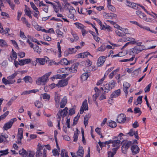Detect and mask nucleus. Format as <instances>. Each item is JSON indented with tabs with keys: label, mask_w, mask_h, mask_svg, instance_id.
Instances as JSON below:
<instances>
[{
	"label": "nucleus",
	"mask_w": 157,
	"mask_h": 157,
	"mask_svg": "<svg viewBox=\"0 0 157 157\" xmlns=\"http://www.w3.org/2000/svg\"><path fill=\"white\" fill-rule=\"evenodd\" d=\"M43 38L45 40L48 41H50L51 40V38L47 35H44Z\"/></svg>",
	"instance_id": "obj_59"
},
{
	"label": "nucleus",
	"mask_w": 157,
	"mask_h": 157,
	"mask_svg": "<svg viewBox=\"0 0 157 157\" xmlns=\"http://www.w3.org/2000/svg\"><path fill=\"white\" fill-rule=\"evenodd\" d=\"M136 14L141 19L143 20L146 16L145 13L139 10L136 11Z\"/></svg>",
	"instance_id": "obj_23"
},
{
	"label": "nucleus",
	"mask_w": 157,
	"mask_h": 157,
	"mask_svg": "<svg viewBox=\"0 0 157 157\" xmlns=\"http://www.w3.org/2000/svg\"><path fill=\"white\" fill-rule=\"evenodd\" d=\"M143 50L140 46H136L131 49V51L132 54L135 55L141 52Z\"/></svg>",
	"instance_id": "obj_9"
},
{
	"label": "nucleus",
	"mask_w": 157,
	"mask_h": 157,
	"mask_svg": "<svg viewBox=\"0 0 157 157\" xmlns=\"http://www.w3.org/2000/svg\"><path fill=\"white\" fill-rule=\"evenodd\" d=\"M91 116V115L90 114H88L86 115L84 117V123L86 127L88 124L89 118Z\"/></svg>",
	"instance_id": "obj_26"
},
{
	"label": "nucleus",
	"mask_w": 157,
	"mask_h": 157,
	"mask_svg": "<svg viewBox=\"0 0 157 157\" xmlns=\"http://www.w3.org/2000/svg\"><path fill=\"white\" fill-rule=\"evenodd\" d=\"M142 98L143 96H139L137 99V103H136V102H134V104L136 105H137L138 104H141L142 102Z\"/></svg>",
	"instance_id": "obj_40"
},
{
	"label": "nucleus",
	"mask_w": 157,
	"mask_h": 157,
	"mask_svg": "<svg viewBox=\"0 0 157 157\" xmlns=\"http://www.w3.org/2000/svg\"><path fill=\"white\" fill-rule=\"evenodd\" d=\"M138 5L139 6H140L142 8V9H143L144 10V11L147 14H148L153 17L155 18V16L152 14L149 13L148 11L147 10H146V9H145L144 7L143 6L140 5V4H139Z\"/></svg>",
	"instance_id": "obj_54"
},
{
	"label": "nucleus",
	"mask_w": 157,
	"mask_h": 157,
	"mask_svg": "<svg viewBox=\"0 0 157 157\" xmlns=\"http://www.w3.org/2000/svg\"><path fill=\"white\" fill-rule=\"evenodd\" d=\"M115 32L116 34L119 36H124V33H123V32H120L118 30H116Z\"/></svg>",
	"instance_id": "obj_55"
},
{
	"label": "nucleus",
	"mask_w": 157,
	"mask_h": 157,
	"mask_svg": "<svg viewBox=\"0 0 157 157\" xmlns=\"http://www.w3.org/2000/svg\"><path fill=\"white\" fill-rule=\"evenodd\" d=\"M18 56L20 58H22L25 56V53L24 52H20L18 53Z\"/></svg>",
	"instance_id": "obj_64"
},
{
	"label": "nucleus",
	"mask_w": 157,
	"mask_h": 157,
	"mask_svg": "<svg viewBox=\"0 0 157 157\" xmlns=\"http://www.w3.org/2000/svg\"><path fill=\"white\" fill-rule=\"evenodd\" d=\"M25 8L24 10V11L25 14L27 16L30 13H32V12L30 10V9L27 6L25 5Z\"/></svg>",
	"instance_id": "obj_45"
},
{
	"label": "nucleus",
	"mask_w": 157,
	"mask_h": 157,
	"mask_svg": "<svg viewBox=\"0 0 157 157\" xmlns=\"http://www.w3.org/2000/svg\"><path fill=\"white\" fill-rule=\"evenodd\" d=\"M42 97L43 99L49 100L50 98V95L48 94L47 93H44L41 94L40 96V98Z\"/></svg>",
	"instance_id": "obj_37"
},
{
	"label": "nucleus",
	"mask_w": 157,
	"mask_h": 157,
	"mask_svg": "<svg viewBox=\"0 0 157 157\" xmlns=\"http://www.w3.org/2000/svg\"><path fill=\"white\" fill-rule=\"evenodd\" d=\"M67 102V99L66 96H64L61 100L60 103V107L61 108H64Z\"/></svg>",
	"instance_id": "obj_22"
},
{
	"label": "nucleus",
	"mask_w": 157,
	"mask_h": 157,
	"mask_svg": "<svg viewBox=\"0 0 157 157\" xmlns=\"http://www.w3.org/2000/svg\"><path fill=\"white\" fill-rule=\"evenodd\" d=\"M74 24L76 25L77 28L80 29H82L84 27V25L79 22H76Z\"/></svg>",
	"instance_id": "obj_47"
},
{
	"label": "nucleus",
	"mask_w": 157,
	"mask_h": 157,
	"mask_svg": "<svg viewBox=\"0 0 157 157\" xmlns=\"http://www.w3.org/2000/svg\"><path fill=\"white\" fill-rule=\"evenodd\" d=\"M121 141L120 140H113L112 142V146L118 147L120 146Z\"/></svg>",
	"instance_id": "obj_25"
},
{
	"label": "nucleus",
	"mask_w": 157,
	"mask_h": 157,
	"mask_svg": "<svg viewBox=\"0 0 157 157\" xmlns=\"http://www.w3.org/2000/svg\"><path fill=\"white\" fill-rule=\"evenodd\" d=\"M100 147L102 148L103 147H105L106 145L105 142H101L100 141L98 143Z\"/></svg>",
	"instance_id": "obj_58"
},
{
	"label": "nucleus",
	"mask_w": 157,
	"mask_h": 157,
	"mask_svg": "<svg viewBox=\"0 0 157 157\" xmlns=\"http://www.w3.org/2000/svg\"><path fill=\"white\" fill-rule=\"evenodd\" d=\"M17 120L16 118H13L11 119L8 122L6 123L3 127L4 130H7L8 129L10 128L14 122L16 121Z\"/></svg>",
	"instance_id": "obj_7"
},
{
	"label": "nucleus",
	"mask_w": 157,
	"mask_h": 157,
	"mask_svg": "<svg viewBox=\"0 0 157 157\" xmlns=\"http://www.w3.org/2000/svg\"><path fill=\"white\" fill-rule=\"evenodd\" d=\"M107 7L108 9L112 12H115L116 10V9L115 7L111 4H109L107 5Z\"/></svg>",
	"instance_id": "obj_53"
},
{
	"label": "nucleus",
	"mask_w": 157,
	"mask_h": 157,
	"mask_svg": "<svg viewBox=\"0 0 157 157\" xmlns=\"http://www.w3.org/2000/svg\"><path fill=\"white\" fill-rule=\"evenodd\" d=\"M30 4L32 8L35 10L34 12V14H33V16L37 18V16L39 14V12L38 10V8L36 7L33 2H30Z\"/></svg>",
	"instance_id": "obj_15"
},
{
	"label": "nucleus",
	"mask_w": 157,
	"mask_h": 157,
	"mask_svg": "<svg viewBox=\"0 0 157 157\" xmlns=\"http://www.w3.org/2000/svg\"><path fill=\"white\" fill-rule=\"evenodd\" d=\"M106 48V45L105 43L102 44L97 49L98 52L100 51L103 52L104 51Z\"/></svg>",
	"instance_id": "obj_28"
},
{
	"label": "nucleus",
	"mask_w": 157,
	"mask_h": 157,
	"mask_svg": "<svg viewBox=\"0 0 157 157\" xmlns=\"http://www.w3.org/2000/svg\"><path fill=\"white\" fill-rule=\"evenodd\" d=\"M68 109L67 107H66L63 110L60 109L58 111L57 115V121L58 123L57 126L59 129H60V123L61 120V117L63 118L66 116L67 113V110Z\"/></svg>",
	"instance_id": "obj_1"
},
{
	"label": "nucleus",
	"mask_w": 157,
	"mask_h": 157,
	"mask_svg": "<svg viewBox=\"0 0 157 157\" xmlns=\"http://www.w3.org/2000/svg\"><path fill=\"white\" fill-rule=\"evenodd\" d=\"M131 149L133 155L138 154L140 151V149L138 146L136 145H132L131 146Z\"/></svg>",
	"instance_id": "obj_12"
},
{
	"label": "nucleus",
	"mask_w": 157,
	"mask_h": 157,
	"mask_svg": "<svg viewBox=\"0 0 157 157\" xmlns=\"http://www.w3.org/2000/svg\"><path fill=\"white\" fill-rule=\"evenodd\" d=\"M69 52L68 50L64 52V54H66L67 55L68 53L71 54L72 53H75L76 52V50L75 49V48H69Z\"/></svg>",
	"instance_id": "obj_35"
},
{
	"label": "nucleus",
	"mask_w": 157,
	"mask_h": 157,
	"mask_svg": "<svg viewBox=\"0 0 157 157\" xmlns=\"http://www.w3.org/2000/svg\"><path fill=\"white\" fill-rule=\"evenodd\" d=\"M61 157H69L67 154V152L65 149H63L60 154Z\"/></svg>",
	"instance_id": "obj_33"
},
{
	"label": "nucleus",
	"mask_w": 157,
	"mask_h": 157,
	"mask_svg": "<svg viewBox=\"0 0 157 157\" xmlns=\"http://www.w3.org/2000/svg\"><path fill=\"white\" fill-rule=\"evenodd\" d=\"M88 77V74L87 73H83L81 76V78L82 81H85Z\"/></svg>",
	"instance_id": "obj_41"
},
{
	"label": "nucleus",
	"mask_w": 157,
	"mask_h": 157,
	"mask_svg": "<svg viewBox=\"0 0 157 157\" xmlns=\"http://www.w3.org/2000/svg\"><path fill=\"white\" fill-rule=\"evenodd\" d=\"M28 38L30 40L36 43L37 44L39 45H41L39 43V41L36 38H34L33 37L28 36Z\"/></svg>",
	"instance_id": "obj_36"
},
{
	"label": "nucleus",
	"mask_w": 157,
	"mask_h": 157,
	"mask_svg": "<svg viewBox=\"0 0 157 157\" xmlns=\"http://www.w3.org/2000/svg\"><path fill=\"white\" fill-rule=\"evenodd\" d=\"M90 55V53L88 52H86L83 53H79L78 54V58H84L87 57L88 56Z\"/></svg>",
	"instance_id": "obj_27"
},
{
	"label": "nucleus",
	"mask_w": 157,
	"mask_h": 157,
	"mask_svg": "<svg viewBox=\"0 0 157 157\" xmlns=\"http://www.w3.org/2000/svg\"><path fill=\"white\" fill-rule=\"evenodd\" d=\"M134 113H140V115L142 113L140 110V109L139 108L135 107L134 109Z\"/></svg>",
	"instance_id": "obj_63"
},
{
	"label": "nucleus",
	"mask_w": 157,
	"mask_h": 157,
	"mask_svg": "<svg viewBox=\"0 0 157 157\" xmlns=\"http://www.w3.org/2000/svg\"><path fill=\"white\" fill-rule=\"evenodd\" d=\"M34 49V51L37 53L38 54H40L41 52V49L40 48H39V47L36 45H35V47L33 48Z\"/></svg>",
	"instance_id": "obj_42"
},
{
	"label": "nucleus",
	"mask_w": 157,
	"mask_h": 157,
	"mask_svg": "<svg viewBox=\"0 0 157 157\" xmlns=\"http://www.w3.org/2000/svg\"><path fill=\"white\" fill-rule=\"evenodd\" d=\"M67 5H68L67 9L69 11L68 17L74 21L76 20V19L75 17V14L76 13V11L72 6H71L70 4L67 3Z\"/></svg>",
	"instance_id": "obj_3"
},
{
	"label": "nucleus",
	"mask_w": 157,
	"mask_h": 157,
	"mask_svg": "<svg viewBox=\"0 0 157 157\" xmlns=\"http://www.w3.org/2000/svg\"><path fill=\"white\" fill-rule=\"evenodd\" d=\"M56 32L59 37H60L61 36L63 37V32L60 31L59 29H58L56 30Z\"/></svg>",
	"instance_id": "obj_61"
},
{
	"label": "nucleus",
	"mask_w": 157,
	"mask_h": 157,
	"mask_svg": "<svg viewBox=\"0 0 157 157\" xmlns=\"http://www.w3.org/2000/svg\"><path fill=\"white\" fill-rule=\"evenodd\" d=\"M23 80L25 83H32L33 82V79L30 76L28 75L26 76L23 78Z\"/></svg>",
	"instance_id": "obj_24"
},
{
	"label": "nucleus",
	"mask_w": 157,
	"mask_h": 157,
	"mask_svg": "<svg viewBox=\"0 0 157 157\" xmlns=\"http://www.w3.org/2000/svg\"><path fill=\"white\" fill-rule=\"evenodd\" d=\"M28 155L27 157H34L35 152L33 151H29L27 152Z\"/></svg>",
	"instance_id": "obj_52"
},
{
	"label": "nucleus",
	"mask_w": 157,
	"mask_h": 157,
	"mask_svg": "<svg viewBox=\"0 0 157 157\" xmlns=\"http://www.w3.org/2000/svg\"><path fill=\"white\" fill-rule=\"evenodd\" d=\"M128 41H129V42H130V44H133L136 43V42L135 41V40L133 38H128Z\"/></svg>",
	"instance_id": "obj_56"
},
{
	"label": "nucleus",
	"mask_w": 157,
	"mask_h": 157,
	"mask_svg": "<svg viewBox=\"0 0 157 157\" xmlns=\"http://www.w3.org/2000/svg\"><path fill=\"white\" fill-rule=\"evenodd\" d=\"M53 6L55 11L56 13H58L59 11V10L60 8L59 7V6H57L56 5H54Z\"/></svg>",
	"instance_id": "obj_60"
},
{
	"label": "nucleus",
	"mask_w": 157,
	"mask_h": 157,
	"mask_svg": "<svg viewBox=\"0 0 157 157\" xmlns=\"http://www.w3.org/2000/svg\"><path fill=\"white\" fill-rule=\"evenodd\" d=\"M68 80L67 79L60 80L56 84V86L58 88L63 87L67 85Z\"/></svg>",
	"instance_id": "obj_10"
},
{
	"label": "nucleus",
	"mask_w": 157,
	"mask_h": 157,
	"mask_svg": "<svg viewBox=\"0 0 157 157\" xmlns=\"http://www.w3.org/2000/svg\"><path fill=\"white\" fill-rule=\"evenodd\" d=\"M116 82L112 80L104 86V90L105 92L108 93L112 89L114 88Z\"/></svg>",
	"instance_id": "obj_4"
},
{
	"label": "nucleus",
	"mask_w": 157,
	"mask_h": 157,
	"mask_svg": "<svg viewBox=\"0 0 157 157\" xmlns=\"http://www.w3.org/2000/svg\"><path fill=\"white\" fill-rule=\"evenodd\" d=\"M121 90L120 89L116 90L113 91L110 95V98L108 100V102L110 104L113 102V98L118 97L121 94Z\"/></svg>",
	"instance_id": "obj_5"
},
{
	"label": "nucleus",
	"mask_w": 157,
	"mask_h": 157,
	"mask_svg": "<svg viewBox=\"0 0 157 157\" xmlns=\"http://www.w3.org/2000/svg\"><path fill=\"white\" fill-rule=\"evenodd\" d=\"M78 129H76L75 132L74 133V134L73 136L74 142H76L78 140Z\"/></svg>",
	"instance_id": "obj_38"
},
{
	"label": "nucleus",
	"mask_w": 157,
	"mask_h": 157,
	"mask_svg": "<svg viewBox=\"0 0 157 157\" xmlns=\"http://www.w3.org/2000/svg\"><path fill=\"white\" fill-rule=\"evenodd\" d=\"M67 74H63L62 75H54L52 78V80L53 79H58V78H65L66 77L67 75Z\"/></svg>",
	"instance_id": "obj_32"
},
{
	"label": "nucleus",
	"mask_w": 157,
	"mask_h": 157,
	"mask_svg": "<svg viewBox=\"0 0 157 157\" xmlns=\"http://www.w3.org/2000/svg\"><path fill=\"white\" fill-rule=\"evenodd\" d=\"M132 142L130 141H127L123 143L121 147L122 152L125 154L129 147L131 146Z\"/></svg>",
	"instance_id": "obj_6"
},
{
	"label": "nucleus",
	"mask_w": 157,
	"mask_h": 157,
	"mask_svg": "<svg viewBox=\"0 0 157 157\" xmlns=\"http://www.w3.org/2000/svg\"><path fill=\"white\" fill-rule=\"evenodd\" d=\"M19 153L20 155L23 157H26L28 155L27 152L23 148H22L21 150L19 151Z\"/></svg>",
	"instance_id": "obj_29"
},
{
	"label": "nucleus",
	"mask_w": 157,
	"mask_h": 157,
	"mask_svg": "<svg viewBox=\"0 0 157 157\" xmlns=\"http://www.w3.org/2000/svg\"><path fill=\"white\" fill-rule=\"evenodd\" d=\"M67 69L66 68L59 69L57 70V72L59 73H65L66 72Z\"/></svg>",
	"instance_id": "obj_51"
},
{
	"label": "nucleus",
	"mask_w": 157,
	"mask_h": 157,
	"mask_svg": "<svg viewBox=\"0 0 157 157\" xmlns=\"http://www.w3.org/2000/svg\"><path fill=\"white\" fill-rule=\"evenodd\" d=\"M57 48L58 49V51L59 52V54L58 55V57H60L61 56V47L60 44V43L59 42H58L57 43Z\"/></svg>",
	"instance_id": "obj_49"
},
{
	"label": "nucleus",
	"mask_w": 157,
	"mask_h": 157,
	"mask_svg": "<svg viewBox=\"0 0 157 157\" xmlns=\"http://www.w3.org/2000/svg\"><path fill=\"white\" fill-rule=\"evenodd\" d=\"M126 120V117L123 114H121L117 117V121L119 123H124Z\"/></svg>",
	"instance_id": "obj_13"
},
{
	"label": "nucleus",
	"mask_w": 157,
	"mask_h": 157,
	"mask_svg": "<svg viewBox=\"0 0 157 157\" xmlns=\"http://www.w3.org/2000/svg\"><path fill=\"white\" fill-rule=\"evenodd\" d=\"M71 34L72 35L74 39L71 38L70 40L71 42H73L74 41H76L79 39V38L77 34L73 31L71 32Z\"/></svg>",
	"instance_id": "obj_21"
},
{
	"label": "nucleus",
	"mask_w": 157,
	"mask_h": 157,
	"mask_svg": "<svg viewBox=\"0 0 157 157\" xmlns=\"http://www.w3.org/2000/svg\"><path fill=\"white\" fill-rule=\"evenodd\" d=\"M44 145H42L40 144H38L37 145V151H41L43 149V148L44 147Z\"/></svg>",
	"instance_id": "obj_62"
},
{
	"label": "nucleus",
	"mask_w": 157,
	"mask_h": 157,
	"mask_svg": "<svg viewBox=\"0 0 157 157\" xmlns=\"http://www.w3.org/2000/svg\"><path fill=\"white\" fill-rule=\"evenodd\" d=\"M17 72H15L13 74L7 77V78L8 80H11L13 79L17 75Z\"/></svg>",
	"instance_id": "obj_50"
},
{
	"label": "nucleus",
	"mask_w": 157,
	"mask_h": 157,
	"mask_svg": "<svg viewBox=\"0 0 157 157\" xmlns=\"http://www.w3.org/2000/svg\"><path fill=\"white\" fill-rule=\"evenodd\" d=\"M119 71L118 69H117L116 70L113 71L109 75V78L112 79L113 76L116 75L117 72Z\"/></svg>",
	"instance_id": "obj_43"
},
{
	"label": "nucleus",
	"mask_w": 157,
	"mask_h": 157,
	"mask_svg": "<svg viewBox=\"0 0 157 157\" xmlns=\"http://www.w3.org/2000/svg\"><path fill=\"white\" fill-rule=\"evenodd\" d=\"M84 154V151L82 147L79 146L77 152V154L79 157H83Z\"/></svg>",
	"instance_id": "obj_17"
},
{
	"label": "nucleus",
	"mask_w": 157,
	"mask_h": 157,
	"mask_svg": "<svg viewBox=\"0 0 157 157\" xmlns=\"http://www.w3.org/2000/svg\"><path fill=\"white\" fill-rule=\"evenodd\" d=\"M88 107L87 102V100L85 99L83 102L82 106L81 107L80 112L81 114H82L84 112V111L88 110Z\"/></svg>",
	"instance_id": "obj_8"
},
{
	"label": "nucleus",
	"mask_w": 157,
	"mask_h": 157,
	"mask_svg": "<svg viewBox=\"0 0 157 157\" xmlns=\"http://www.w3.org/2000/svg\"><path fill=\"white\" fill-rule=\"evenodd\" d=\"M130 86V84L126 82H124L123 84V89L125 94H127L128 93V90Z\"/></svg>",
	"instance_id": "obj_16"
},
{
	"label": "nucleus",
	"mask_w": 157,
	"mask_h": 157,
	"mask_svg": "<svg viewBox=\"0 0 157 157\" xmlns=\"http://www.w3.org/2000/svg\"><path fill=\"white\" fill-rule=\"evenodd\" d=\"M60 100V95L57 93L55 92V93L54 100L55 102V105L57 108L59 106Z\"/></svg>",
	"instance_id": "obj_11"
},
{
	"label": "nucleus",
	"mask_w": 157,
	"mask_h": 157,
	"mask_svg": "<svg viewBox=\"0 0 157 157\" xmlns=\"http://www.w3.org/2000/svg\"><path fill=\"white\" fill-rule=\"evenodd\" d=\"M51 74L52 72L50 71L46 73L41 77L38 78L36 81V84L38 85H44Z\"/></svg>",
	"instance_id": "obj_2"
},
{
	"label": "nucleus",
	"mask_w": 157,
	"mask_h": 157,
	"mask_svg": "<svg viewBox=\"0 0 157 157\" xmlns=\"http://www.w3.org/2000/svg\"><path fill=\"white\" fill-rule=\"evenodd\" d=\"M7 44L6 41L2 39H0V46L1 47L7 46Z\"/></svg>",
	"instance_id": "obj_46"
},
{
	"label": "nucleus",
	"mask_w": 157,
	"mask_h": 157,
	"mask_svg": "<svg viewBox=\"0 0 157 157\" xmlns=\"http://www.w3.org/2000/svg\"><path fill=\"white\" fill-rule=\"evenodd\" d=\"M77 68V66L76 65H73L68 69L71 72L74 73L76 72Z\"/></svg>",
	"instance_id": "obj_31"
},
{
	"label": "nucleus",
	"mask_w": 157,
	"mask_h": 157,
	"mask_svg": "<svg viewBox=\"0 0 157 157\" xmlns=\"http://www.w3.org/2000/svg\"><path fill=\"white\" fill-rule=\"evenodd\" d=\"M127 134L131 136H132L134 135L136 139L138 140L139 139V137L138 135L137 131L136 132L133 131L132 129H130L129 132L127 133Z\"/></svg>",
	"instance_id": "obj_20"
},
{
	"label": "nucleus",
	"mask_w": 157,
	"mask_h": 157,
	"mask_svg": "<svg viewBox=\"0 0 157 157\" xmlns=\"http://www.w3.org/2000/svg\"><path fill=\"white\" fill-rule=\"evenodd\" d=\"M140 27L144 30L149 31L152 33H154V34H156L157 33V32L156 31L154 30H151L150 28L148 27L145 26H143L141 25V26H140Z\"/></svg>",
	"instance_id": "obj_30"
},
{
	"label": "nucleus",
	"mask_w": 157,
	"mask_h": 157,
	"mask_svg": "<svg viewBox=\"0 0 157 157\" xmlns=\"http://www.w3.org/2000/svg\"><path fill=\"white\" fill-rule=\"evenodd\" d=\"M135 58V56H132L131 58L129 59H124L123 60H120V61L121 62H128V61H132L134 58Z\"/></svg>",
	"instance_id": "obj_57"
},
{
	"label": "nucleus",
	"mask_w": 157,
	"mask_h": 157,
	"mask_svg": "<svg viewBox=\"0 0 157 157\" xmlns=\"http://www.w3.org/2000/svg\"><path fill=\"white\" fill-rule=\"evenodd\" d=\"M36 63H38L40 65H44L47 62V60L45 58H36Z\"/></svg>",
	"instance_id": "obj_18"
},
{
	"label": "nucleus",
	"mask_w": 157,
	"mask_h": 157,
	"mask_svg": "<svg viewBox=\"0 0 157 157\" xmlns=\"http://www.w3.org/2000/svg\"><path fill=\"white\" fill-rule=\"evenodd\" d=\"M17 58V53L15 52H14L10 56L11 59H9V61H12L13 60H15Z\"/></svg>",
	"instance_id": "obj_34"
},
{
	"label": "nucleus",
	"mask_w": 157,
	"mask_h": 157,
	"mask_svg": "<svg viewBox=\"0 0 157 157\" xmlns=\"http://www.w3.org/2000/svg\"><path fill=\"white\" fill-rule=\"evenodd\" d=\"M34 105L35 106L38 108H40L42 107L43 105L42 103L39 101H36L34 103Z\"/></svg>",
	"instance_id": "obj_48"
},
{
	"label": "nucleus",
	"mask_w": 157,
	"mask_h": 157,
	"mask_svg": "<svg viewBox=\"0 0 157 157\" xmlns=\"http://www.w3.org/2000/svg\"><path fill=\"white\" fill-rule=\"evenodd\" d=\"M108 125L112 128H114L116 127L117 124L115 122L111 121L109 122Z\"/></svg>",
	"instance_id": "obj_44"
},
{
	"label": "nucleus",
	"mask_w": 157,
	"mask_h": 157,
	"mask_svg": "<svg viewBox=\"0 0 157 157\" xmlns=\"http://www.w3.org/2000/svg\"><path fill=\"white\" fill-rule=\"evenodd\" d=\"M105 60V57L101 56L99 57L97 61V64L98 67H100L102 66Z\"/></svg>",
	"instance_id": "obj_14"
},
{
	"label": "nucleus",
	"mask_w": 157,
	"mask_h": 157,
	"mask_svg": "<svg viewBox=\"0 0 157 157\" xmlns=\"http://www.w3.org/2000/svg\"><path fill=\"white\" fill-rule=\"evenodd\" d=\"M70 63V61L67 60L66 59L63 58L59 62L57 63V65L59 64L63 65H67Z\"/></svg>",
	"instance_id": "obj_19"
},
{
	"label": "nucleus",
	"mask_w": 157,
	"mask_h": 157,
	"mask_svg": "<svg viewBox=\"0 0 157 157\" xmlns=\"http://www.w3.org/2000/svg\"><path fill=\"white\" fill-rule=\"evenodd\" d=\"M8 151L9 149H8L5 150L0 151V153H1L0 157L8 154L9 153Z\"/></svg>",
	"instance_id": "obj_39"
}]
</instances>
